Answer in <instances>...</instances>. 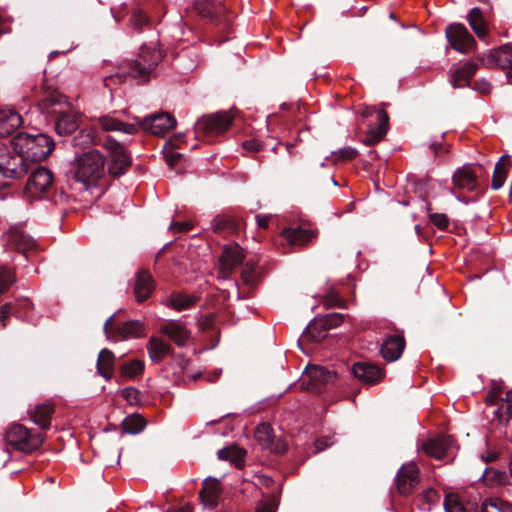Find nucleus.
Returning a JSON list of instances; mask_svg holds the SVG:
<instances>
[{
  "label": "nucleus",
  "instance_id": "1",
  "mask_svg": "<svg viewBox=\"0 0 512 512\" xmlns=\"http://www.w3.org/2000/svg\"><path fill=\"white\" fill-rule=\"evenodd\" d=\"M161 60V51L143 45L135 59L123 61L117 73L104 78V85L111 89L112 85L121 84L128 77L137 80L138 83H147Z\"/></svg>",
  "mask_w": 512,
  "mask_h": 512
},
{
  "label": "nucleus",
  "instance_id": "2",
  "mask_svg": "<svg viewBox=\"0 0 512 512\" xmlns=\"http://www.w3.org/2000/svg\"><path fill=\"white\" fill-rule=\"evenodd\" d=\"M37 108L41 113L55 117V131L60 136L70 135L79 127L71 104L57 90H46L37 101Z\"/></svg>",
  "mask_w": 512,
  "mask_h": 512
},
{
  "label": "nucleus",
  "instance_id": "3",
  "mask_svg": "<svg viewBox=\"0 0 512 512\" xmlns=\"http://www.w3.org/2000/svg\"><path fill=\"white\" fill-rule=\"evenodd\" d=\"M12 145L22 154L26 162H41L52 153L55 142L47 134L30 135L19 132L12 138Z\"/></svg>",
  "mask_w": 512,
  "mask_h": 512
},
{
  "label": "nucleus",
  "instance_id": "4",
  "mask_svg": "<svg viewBox=\"0 0 512 512\" xmlns=\"http://www.w3.org/2000/svg\"><path fill=\"white\" fill-rule=\"evenodd\" d=\"M105 174V158L98 150H89L75 159V179L86 188L97 184Z\"/></svg>",
  "mask_w": 512,
  "mask_h": 512
},
{
  "label": "nucleus",
  "instance_id": "5",
  "mask_svg": "<svg viewBox=\"0 0 512 512\" xmlns=\"http://www.w3.org/2000/svg\"><path fill=\"white\" fill-rule=\"evenodd\" d=\"M232 122L233 117L226 111L203 115L194 125L195 137L198 140L212 142L217 136L225 133Z\"/></svg>",
  "mask_w": 512,
  "mask_h": 512
},
{
  "label": "nucleus",
  "instance_id": "6",
  "mask_svg": "<svg viewBox=\"0 0 512 512\" xmlns=\"http://www.w3.org/2000/svg\"><path fill=\"white\" fill-rule=\"evenodd\" d=\"M7 447L23 452L32 453L39 449L44 442L41 433L27 429L21 424L12 425L5 433Z\"/></svg>",
  "mask_w": 512,
  "mask_h": 512
},
{
  "label": "nucleus",
  "instance_id": "7",
  "mask_svg": "<svg viewBox=\"0 0 512 512\" xmlns=\"http://www.w3.org/2000/svg\"><path fill=\"white\" fill-rule=\"evenodd\" d=\"M28 172V164L19 151L0 145V174L5 178L18 179Z\"/></svg>",
  "mask_w": 512,
  "mask_h": 512
},
{
  "label": "nucleus",
  "instance_id": "8",
  "mask_svg": "<svg viewBox=\"0 0 512 512\" xmlns=\"http://www.w3.org/2000/svg\"><path fill=\"white\" fill-rule=\"evenodd\" d=\"M104 146L108 150L110 158L107 165L108 174L117 179L124 175L131 166V156L122 144L110 137L106 139Z\"/></svg>",
  "mask_w": 512,
  "mask_h": 512
},
{
  "label": "nucleus",
  "instance_id": "9",
  "mask_svg": "<svg viewBox=\"0 0 512 512\" xmlns=\"http://www.w3.org/2000/svg\"><path fill=\"white\" fill-rule=\"evenodd\" d=\"M114 320L115 315H111L103 327L108 339L139 338L144 335L145 327L140 320H130L116 326H114Z\"/></svg>",
  "mask_w": 512,
  "mask_h": 512
},
{
  "label": "nucleus",
  "instance_id": "10",
  "mask_svg": "<svg viewBox=\"0 0 512 512\" xmlns=\"http://www.w3.org/2000/svg\"><path fill=\"white\" fill-rule=\"evenodd\" d=\"M376 114V122L368 126V130L363 139V143L367 146H373L384 139L388 132L389 115L383 109L375 110L373 108H365L362 111V117L368 118Z\"/></svg>",
  "mask_w": 512,
  "mask_h": 512
},
{
  "label": "nucleus",
  "instance_id": "11",
  "mask_svg": "<svg viewBox=\"0 0 512 512\" xmlns=\"http://www.w3.org/2000/svg\"><path fill=\"white\" fill-rule=\"evenodd\" d=\"M136 125L139 129L151 133L156 136H163L170 130L174 129L177 122L176 119L168 113L150 114L142 119L134 117Z\"/></svg>",
  "mask_w": 512,
  "mask_h": 512
},
{
  "label": "nucleus",
  "instance_id": "12",
  "mask_svg": "<svg viewBox=\"0 0 512 512\" xmlns=\"http://www.w3.org/2000/svg\"><path fill=\"white\" fill-rule=\"evenodd\" d=\"M54 187V176L52 172L43 166H38L28 178L26 184L27 192L35 197L41 198L48 195Z\"/></svg>",
  "mask_w": 512,
  "mask_h": 512
},
{
  "label": "nucleus",
  "instance_id": "13",
  "mask_svg": "<svg viewBox=\"0 0 512 512\" xmlns=\"http://www.w3.org/2000/svg\"><path fill=\"white\" fill-rule=\"evenodd\" d=\"M193 10L202 18L214 24L220 32L230 29V21L223 14V7L221 5L209 0H197L193 5Z\"/></svg>",
  "mask_w": 512,
  "mask_h": 512
},
{
  "label": "nucleus",
  "instance_id": "14",
  "mask_svg": "<svg viewBox=\"0 0 512 512\" xmlns=\"http://www.w3.org/2000/svg\"><path fill=\"white\" fill-rule=\"evenodd\" d=\"M245 254L243 248L237 244H229L223 247L219 257V274L222 278H229L235 268L243 264Z\"/></svg>",
  "mask_w": 512,
  "mask_h": 512
},
{
  "label": "nucleus",
  "instance_id": "15",
  "mask_svg": "<svg viewBox=\"0 0 512 512\" xmlns=\"http://www.w3.org/2000/svg\"><path fill=\"white\" fill-rule=\"evenodd\" d=\"M446 37L451 46L462 53H466L476 46V41L468 29L460 23L450 24L446 28Z\"/></svg>",
  "mask_w": 512,
  "mask_h": 512
},
{
  "label": "nucleus",
  "instance_id": "16",
  "mask_svg": "<svg viewBox=\"0 0 512 512\" xmlns=\"http://www.w3.org/2000/svg\"><path fill=\"white\" fill-rule=\"evenodd\" d=\"M254 436L264 449L272 453L282 455L288 449L286 442L275 438L273 428L268 423L259 424L255 429Z\"/></svg>",
  "mask_w": 512,
  "mask_h": 512
},
{
  "label": "nucleus",
  "instance_id": "17",
  "mask_svg": "<svg viewBox=\"0 0 512 512\" xmlns=\"http://www.w3.org/2000/svg\"><path fill=\"white\" fill-rule=\"evenodd\" d=\"M396 489L402 496L410 495L419 482V469L414 463L402 465L396 475Z\"/></svg>",
  "mask_w": 512,
  "mask_h": 512
},
{
  "label": "nucleus",
  "instance_id": "18",
  "mask_svg": "<svg viewBox=\"0 0 512 512\" xmlns=\"http://www.w3.org/2000/svg\"><path fill=\"white\" fill-rule=\"evenodd\" d=\"M307 377L306 389L314 393H321L327 384L335 382L337 373L321 366H309L307 367Z\"/></svg>",
  "mask_w": 512,
  "mask_h": 512
},
{
  "label": "nucleus",
  "instance_id": "19",
  "mask_svg": "<svg viewBox=\"0 0 512 512\" xmlns=\"http://www.w3.org/2000/svg\"><path fill=\"white\" fill-rule=\"evenodd\" d=\"M478 60L487 68L499 67L512 70V44L494 49L486 56H478Z\"/></svg>",
  "mask_w": 512,
  "mask_h": 512
},
{
  "label": "nucleus",
  "instance_id": "20",
  "mask_svg": "<svg viewBox=\"0 0 512 512\" xmlns=\"http://www.w3.org/2000/svg\"><path fill=\"white\" fill-rule=\"evenodd\" d=\"M356 379L366 385H375L384 377V370L372 362H357L351 368Z\"/></svg>",
  "mask_w": 512,
  "mask_h": 512
},
{
  "label": "nucleus",
  "instance_id": "21",
  "mask_svg": "<svg viewBox=\"0 0 512 512\" xmlns=\"http://www.w3.org/2000/svg\"><path fill=\"white\" fill-rule=\"evenodd\" d=\"M453 445V438L449 435H437L424 441L421 445L422 451L437 460H442L448 454Z\"/></svg>",
  "mask_w": 512,
  "mask_h": 512
},
{
  "label": "nucleus",
  "instance_id": "22",
  "mask_svg": "<svg viewBox=\"0 0 512 512\" xmlns=\"http://www.w3.org/2000/svg\"><path fill=\"white\" fill-rule=\"evenodd\" d=\"M452 182L455 188L467 190L468 192L478 191L480 187L476 172L467 165L454 172Z\"/></svg>",
  "mask_w": 512,
  "mask_h": 512
},
{
  "label": "nucleus",
  "instance_id": "23",
  "mask_svg": "<svg viewBox=\"0 0 512 512\" xmlns=\"http://www.w3.org/2000/svg\"><path fill=\"white\" fill-rule=\"evenodd\" d=\"M7 243L12 249L23 253L25 256L35 246L34 240L19 226H13L8 230Z\"/></svg>",
  "mask_w": 512,
  "mask_h": 512
},
{
  "label": "nucleus",
  "instance_id": "24",
  "mask_svg": "<svg viewBox=\"0 0 512 512\" xmlns=\"http://www.w3.org/2000/svg\"><path fill=\"white\" fill-rule=\"evenodd\" d=\"M155 288V282L148 270L141 269L136 274V281L134 284V294L138 302L147 300Z\"/></svg>",
  "mask_w": 512,
  "mask_h": 512
},
{
  "label": "nucleus",
  "instance_id": "25",
  "mask_svg": "<svg viewBox=\"0 0 512 512\" xmlns=\"http://www.w3.org/2000/svg\"><path fill=\"white\" fill-rule=\"evenodd\" d=\"M405 345L406 341L403 335H388L385 338L380 351L384 359L388 361H395L401 357L405 349Z\"/></svg>",
  "mask_w": 512,
  "mask_h": 512
},
{
  "label": "nucleus",
  "instance_id": "26",
  "mask_svg": "<svg viewBox=\"0 0 512 512\" xmlns=\"http://www.w3.org/2000/svg\"><path fill=\"white\" fill-rule=\"evenodd\" d=\"M478 70V65L472 61L451 70L449 82L453 88H463L469 86L470 80Z\"/></svg>",
  "mask_w": 512,
  "mask_h": 512
},
{
  "label": "nucleus",
  "instance_id": "27",
  "mask_svg": "<svg viewBox=\"0 0 512 512\" xmlns=\"http://www.w3.org/2000/svg\"><path fill=\"white\" fill-rule=\"evenodd\" d=\"M55 412V406L52 402L37 404L34 409L28 411L32 421L42 430H47L51 426V418Z\"/></svg>",
  "mask_w": 512,
  "mask_h": 512
},
{
  "label": "nucleus",
  "instance_id": "28",
  "mask_svg": "<svg viewBox=\"0 0 512 512\" xmlns=\"http://www.w3.org/2000/svg\"><path fill=\"white\" fill-rule=\"evenodd\" d=\"M281 236L290 246H303L316 237V233L313 230L297 226L295 228H285Z\"/></svg>",
  "mask_w": 512,
  "mask_h": 512
},
{
  "label": "nucleus",
  "instance_id": "29",
  "mask_svg": "<svg viewBox=\"0 0 512 512\" xmlns=\"http://www.w3.org/2000/svg\"><path fill=\"white\" fill-rule=\"evenodd\" d=\"M98 125L104 131H119L126 134H135L138 132L136 123H125L112 115H104L98 118Z\"/></svg>",
  "mask_w": 512,
  "mask_h": 512
},
{
  "label": "nucleus",
  "instance_id": "30",
  "mask_svg": "<svg viewBox=\"0 0 512 512\" xmlns=\"http://www.w3.org/2000/svg\"><path fill=\"white\" fill-rule=\"evenodd\" d=\"M220 496L219 481L215 478L208 477L203 482V487L199 492L202 503L210 508H214L218 504Z\"/></svg>",
  "mask_w": 512,
  "mask_h": 512
},
{
  "label": "nucleus",
  "instance_id": "31",
  "mask_svg": "<svg viewBox=\"0 0 512 512\" xmlns=\"http://www.w3.org/2000/svg\"><path fill=\"white\" fill-rule=\"evenodd\" d=\"M511 168V157L507 154L501 156L495 164L492 174L491 188L493 190H499L503 187Z\"/></svg>",
  "mask_w": 512,
  "mask_h": 512
},
{
  "label": "nucleus",
  "instance_id": "32",
  "mask_svg": "<svg viewBox=\"0 0 512 512\" xmlns=\"http://www.w3.org/2000/svg\"><path fill=\"white\" fill-rule=\"evenodd\" d=\"M161 333L165 334L177 346L183 347L190 338V332L181 324L170 321L161 327Z\"/></svg>",
  "mask_w": 512,
  "mask_h": 512
},
{
  "label": "nucleus",
  "instance_id": "33",
  "mask_svg": "<svg viewBox=\"0 0 512 512\" xmlns=\"http://www.w3.org/2000/svg\"><path fill=\"white\" fill-rule=\"evenodd\" d=\"M147 350L151 360L160 363L167 355L172 353L173 348L162 339L152 336L149 339Z\"/></svg>",
  "mask_w": 512,
  "mask_h": 512
},
{
  "label": "nucleus",
  "instance_id": "34",
  "mask_svg": "<svg viewBox=\"0 0 512 512\" xmlns=\"http://www.w3.org/2000/svg\"><path fill=\"white\" fill-rule=\"evenodd\" d=\"M115 360L114 353L107 348L102 349L98 354L97 371L107 380L113 377Z\"/></svg>",
  "mask_w": 512,
  "mask_h": 512
},
{
  "label": "nucleus",
  "instance_id": "35",
  "mask_svg": "<svg viewBox=\"0 0 512 512\" xmlns=\"http://www.w3.org/2000/svg\"><path fill=\"white\" fill-rule=\"evenodd\" d=\"M468 23L479 39H484L488 33L487 23L480 8L474 7L467 16Z\"/></svg>",
  "mask_w": 512,
  "mask_h": 512
},
{
  "label": "nucleus",
  "instance_id": "36",
  "mask_svg": "<svg viewBox=\"0 0 512 512\" xmlns=\"http://www.w3.org/2000/svg\"><path fill=\"white\" fill-rule=\"evenodd\" d=\"M245 455V450L234 445L224 447L217 452V456L220 460L230 461L238 468L244 465Z\"/></svg>",
  "mask_w": 512,
  "mask_h": 512
},
{
  "label": "nucleus",
  "instance_id": "37",
  "mask_svg": "<svg viewBox=\"0 0 512 512\" xmlns=\"http://www.w3.org/2000/svg\"><path fill=\"white\" fill-rule=\"evenodd\" d=\"M212 225L216 233L237 234L240 231V222L228 216L216 217Z\"/></svg>",
  "mask_w": 512,
  "mask_h": 512
},
{
  "label": "nucleus",
  "instance_id": "38",
  "mask_svg": "<svg viewBox=\"0 0 512 512\" xmlns=\"http://www.w3.org/2000/svg\"><path fill=\"white\" fill-rule=\"evenodd\" d=\"M344 318L345 315L341 313L326 314L324 316L315 318L312 321V328L316 329L320 327V329L328 331L339 326L343 322Z\"/></svg>",
  "mask_w": 512,
  "mask_h": 512
},
{
  "label": "nucleus",
  "instance_id": "39",
  "mask_svg": "<svg viewBox=\"0 0 512 512\" xmlns=\"http://www.w3.org/2000/svg\"><path fill=\"white\" fill-rule=\"evenodd\" d=\"M241 280L245 286L251 289L258 285L260 278L255 262L249 260L244 263L241 271Z\"/></svg>",
  "mask_w": 512,
  "mask_h": 512
},
{
  "label": "nucleus",
  "instance_id": "40",
  "mask_svg": "<svg viewBox=\"0 0 512 512\" xmlns=\"http://www.w3.org/2000/svg\"><path fill=\"white\" fill-rule=\"evenodd\" d=\"M145 369V363L142 360L134 359L128 362H123L119 366L121 376L127 378H134L142 375Z\"/></svg>",
  "mask_w": 512,
  "mask_h": 512
},
{
  "label": "nucleus",
  "instance_id": "41",
  "mask_svg": "<svg viewBox=\"0 0 512 512\" xmlns=\"http://www.w3.org/2000/svg\"><path fill=\"white\" fill-rule=\"evenodd\" d=\"M146 426L145 419L139 414H132L127 416L122 421V429L129 434H137L141 432Z\"/></svg>",
  "mask_w": 512,
  "mask_h": 512
},
{
  "label": "nucleus",
  "instance_id": "42",
  "mask_svg": "<svg viewBox=\"0 0 512 512\" xmlns=\"http://www.w3.org/2000/svg\"><path fill=\"white\" fill-rule=\"evenodd\" d=\"M169 302L175 310L181 311L193 305L194 299L182 293H172Z\"/></svg>",
  "mask_w": 512,
  "mask_h": 512
},
{
  "label": "nucleus",
  "instance_id": "43",
  "mask_svg": "<svg viewBox=\"0 0 512 512\" xmlns=\"http://www.w3.org/2000/svg\"><path fill=\"white\" fill-rule=\"evenodd\" d=\"M481 512H512V504L500 499H493L483 503Z\"/></svg>",
  "mask_w": 512,
  "mask_h": 512
},
{
  "label": "nucleus",
  "instance_id": "44",
  "mask_svg": "<svg viewBox=\"0 0 512 512\" xmlns=\"http://www.w3.org/2000/svg\"><path fill=\"white\" fill-rule=\"evenodd\" d=\"M33 303L28 298H22L13 303L12 315L18 319H24L27 313L32 310Z\"/></svg>",
  "mask_w": 512,
  "mask_h": 512
},
{
  "label": "nucleus",
  "instance_id": "45",
  "mask_svg": "<svg viewBox=\"0 0 512 512\" xmlns=\"http://www.w3.org/2000/svg\"><path fill=\"white\" fill-rule=\"evenodd\" d=\"M130 23L136 31L141 32L144 26L150 25V19L142 10L138 9L132 12Z\"/></svg>",
  "mask_w": 512,
  "mask_h": 512
},
{
  "label": "nucleus",
  "instance_id": "46",
  "mask_svg": "<svg viewBox=\"0 0 512 512\" xmlns=\"http://www.w3.org/2000/svg\"><path fill=\"white\" fill-rule=\"evenodd\" d=\"M444 509L446 512H466L458 495L454 493L447 494L444 499Z\"/></svg>",
  "mask_w": 512,
  "mask_h": 512
},
{
  "label": "nucleus",
  "instance_id": "47",
  "mask_svg": "<svg viewBox=\"0 0 512 512\" xmlns=\"http://www.w3.org/2000/svg\"><path fill=\"white\" fill-rule=\"evenodd\" d=\"M121 396L130 405H139L142 403V393L135 387H126L121 391Z\"/></svg>",
  "mask_w": 512,
  "mask_h": 512
},
{
  "label": "nucleus",
  "instance_id": "48",
  "mask_svg": "<svg viewBox=\"0 0 512 512\" xmlns=\"http://www.w3.org/2000/svg\"><path fill=\"white\" fill-rule=\"evenodd\" d=\"M15 282V275L9 269L0 270V295L6 293Z\"/></svg>",
  "mask_w": 512,
  "mask_h": 512
},
{
  "label": "nucleus",
  "instance_id": "49",
  "mask_svg": "<svg viewBox=\"0 0 512 512\" xmlns=\"http://www.w3.org/2000/svg\"><path fill=\"white\" fill-rule=\"evenodd\" d=\"M327 330H322L319 328L313 329L312 322L307 326L303 333V337L307 340L313 342H321L326 337Z\"/></svg>",
  "mask_w": 512,
  "mask_h": 512
},
{
  "label": "nucleus",
  "instance_id": "50",
  "mask_svg": "<svg viewBox=\"0 0 512 512\" xmlns=\"http://www.w3.org/2000/svg\"><path fill=\"white\" fill-rule=\"evenodd\" d=\"M323 304L326 308L344 307L345 301L338 295L334 289H330L324 297Z\"/></svg>",
  "mask_w": 512,
  "mask_h": 512
},
{
  "label": "nucleus",
  "instance_id": "51",
  "mask_svg": "<svg viewBox=\"0 0 512 512\" xmlns=\"http://www.w3.org/2000/svg\"><path fill=\"white\" fill-rule=\"evenodd\" d=\"M0 120L3 124H7L11 130L18 128L22 123L21 116L15 111H10L7 115L1 116Z\"/></svg>",
  "mask_w": 512,
  "mask_h": 512
},
{
  "label": "nucleus",
  "instance_id": "52",
  "mask_svg": "<svg viewBox=\"0 0 512 512\" xmlns=\"http://www.w3.org/2000/svg\"><path fill=\"white\" fill-rule=\"evenodd\" d=\"M430 221L439 229L445 230L449 225V219L446 214L431 213L429 215Z\"/></svg>",
  "mask_w": 512,
  "mask_h": 512
},
{
  "label": "nucleus",
  "instance_id": "53",
  "mask_svg": "<svg viewBox=\"0 0 512 512\" xmlns=\"http://www.w3.org/2000/svg\"><path fill=\"white\" fill-rule=\"evenodd\" d=\"M74 145H89L94 142L92 131L81 130L73 139Z\"/></svg>",
  "mask_w": 512,
  "mask_h": 512
},
{
  "label": "nucleus",
  "instance_id": "54",
  "mask_svg": "<svg viewBox=\"0 0 512 512\" xmlns=\"http://www.w3.org/2000/svg\"><path fill=\"white\" fill-rule=\"evenodd\" d=\"M334 154L337 157V160L348 161L354 159L358 155V152L352 147H344Z\"/></svg>",
  "mask_w": 512,
  "mask_h": 512
},
{
  "label": "nucleus",
  "instance_id": "55",
  "mask_svg": "<svg viewBox=\"0 0 512 512\" xmlns=\"http://www.w3.org/2000/svg\"><path fill=\"white\" fill-rule=\"evenodd\" d=\"M242 147L245 150L251 151V152H259V151L263 150V144L257 139L245 140L242 143Z\"/></svg>",
  "mask_w": 512,
  "mask_h": 512
},
{
  "label": "nucleus",
  "instance_id": "56",
  "mask_svg": "<svg viewBox=\"0 0 512 512\" xmlns=\"http://www.w3.org/2000/svg\"><path fill=\"white\" fill-rule=\"evenodd\" d=\"M280 496L281 491L273 493L270 496V498L266 502H263L262 504H264L269 510H272V512H276L280 503Z\"/></svg>",
  "mask_w": 512,
  "mask_h": 512
},
{
  "label": "nucleus",
  "instance_id": "57",
  "mask_svg": "<svg viewBox=\"0 0 512 512\" xmlns=\"http://www.w3.org/2000/svg\"><path fill=\"white\" fill-rule=\"evenodd\" d=\"M200 327L205 332H212V331H214L215 330L214 315H212V314L206 315L200 321Z\"/></svg>",
  "mask_w": 512,
  "mask_h": 512
},
{
  "label": "nucleus",
  "instance_id": "58",
  "mask_svg": "<svg viewBox=\"0 0 512 512\" xmlns=\"http://www.w3.org/2000/svg\"><path fill=\"white\" fill-rule=\"evenodd\" d=\"M193 224L191 222H178L173 221L170 224V229L174 232H188L192 230Z\"/></svg>",
  "mask_w": 512,
  "mask_h": 512
},
{
  "label": "nucleus",
  "instance_id": "59",
  "mask_svg": "<svg viewBox=\"0 0 512 512\" xmlns=\"http://www.w3.org/2000/svg\"><path fill=\"white\" fill-rule=\"evenodd\" d=\"M183 155L178 152L170 151L165 153L166 163L171 167H175L176 164L182 159Z\"/></svg>",
  "mask_w": 512,
  "mask_h": 512
},
{
  "label": "nucleus",
  "instance_id": "60",
  "mask_svg": "<svg viewBox=\"0 0 512 512\" xmlns=\"http://www.w3.org/2000/svg\"><path fill=\"white\" fill-rule=\"evenodd\" d=\"M13 303H5L0 307V322H2V327L6 326L5 320L9 315H12Z\"/></svg>",
  "mask_w": 512,
  "mask_h": 512
},
{
  "label": "nucleus",
  "instance_id": "61",
  "mask_svg": "<svg viewBox=\"0 0 512 512\" xmlns=\"http://www.w3.org/2000/svg\"><path fill=\"white\" fill-rule=\"evenodd\" d=\"M501 393H502V391H501V389H500V388H493V389H491V390L488 392L487 396H486V400H487V402H488L489 404H491V405L495 404V403L497 402V400H498L499 398H501V397H500V396H501Z\"/></svg>",
  "mask_w": 512,
  "mask_h": 512
},
{
  "label": "nucleus",
  "instance_id": "62",
  "mask_svg": "<svg viewBox=\"0 0 512 512\" xmlns=\"http://www.w3.org/2000/svg\"><path fill=\"white\" fill-rule=\"evenodd\" d=\"M475 89L478 90L482 94H487L491 90V84L485 80L476 81Z\"/></svg>",
  "mask_w": 512,
  "mask_h": 512
},
{
  "label": "nucleus",
  "instance_id": "63",
  "mask_svg": "<svg viewBox=\"0 0 512 512\" xmlns=\"http://www.w3.org/2000/svg\"><path fill=\"white\" fill-rule=\"evenodd\" d=\"M430 148L433 150L435 157H440L442 154L448 152V148L443 144L433 143L430 145Z\"/></svg>",
  "mask_w": 512,
  "mask_h": 512
},
{
  "label": "nucleus",
  "instance_id": "64",
  "mask_svg": "<svg viewBox=\"0 0 512 512\" xmlns=\"http://www.w3.org/2000/svg\"><path fill=\"white\" fill-rule=\"evenodd\" d=\"M257 225L262 229H267L269 226L270 217L266 215H256Z\"/></svg>",
  "mask_w": 512,
  "mask_h": 512
}]
</instances>
